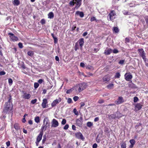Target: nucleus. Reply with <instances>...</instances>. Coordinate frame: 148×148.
<instances>
[{
	"label": "nucleus",
	"instance_id": "obj_33",
	"mask_svg": "<svg viewBox=\"0 0 148 148\" xmlns=\"http://www.w3.org/2000/svg\"><path fill=\"white\" fill-rule=\"evenodd\" d=\"M130 143L132 145H134L135 144V140L134 139H131L130 140Z\"/></svg>",
	"mask_w": 148,
	"mask_h": 148
},
{
	"label": "nucleus",
	"instance_id": "obj_42",
	"mask_svg": "<svg viewBox=\"0 0 148 148\" xmlns=\"http://www.w3.org/2000/svg\"><path fill=\"white\" fill-rule=\"evenodd\" d=\"M79 99V97L77 96H75L73 98V99L75 101H77Z\"/></svg>",
	"mask_w": 148,
	"mask_h": 148
},
{
	"label": "nucleus",
	"instance_id": "obj_20",
	"mask_svg": "<svg viewBox=\"0 0 148 148\" xmlns=\"http://www.w3.org/2000/svg\"><path fill=\"white\" fill-rule=\"evenodd\" d=\"M75 14L77 15H79L80 16L81 18L83 17L84 15L83 12H82L77 11L76 12Z\"/></svg>",
	"mask_w": 148,
	"mask_h": 148
},
{
	"label": "nucleus",
	"instance_id": "obj_56",
	"mask_svg": "<svg viewBox=\"0 0 148 148\" xmlns=\"http://www.w3.org/2000/svg\"><path fill=\"white\" fill-rule=\"evenodd\" d=\"M145 62V64L146 66L148 67V60L147 61L146 58V60L144 61Z\"/></svg>",
	"mask_w": 148,
	"mask_h": 148
},
{
	"label": "nucleus",
	"instance_id": "obj_45",
	"mask_svg": "<svg viewBox=\"0 0 148 148\" xmlns=\"http://www.w3.org/2000/svg\"><path fill=\"white\" fill-rule=\"evenodd\" d=\"M122 148H126V144L125 143H123L121 145Z\"/></svg>",
	"mask_w": 148,
	"mask_h": 148
},
{
	"label": "nucleus",
	"instance_id": "obj_60",
	"mask_svg": "<svg viewBox=\"0 0 148 148\" xmlns=\"http://www.w3.org/2000/svg\"><path fill=\"white\" fill-rule=\"evenodd\" d=\"M99 120V118L98 117H96L94 120V121L95 122L98 121Z\"/></svg>",
	"mask_w": 148,
	"mask_h": 148
},
{
	"label": "nucleus",
	"instance_id": "obj_41",
	"mask_svg": "<svg viewBox=\"0 0 148 148\" xmlns=\"http://www.w3.org/2000/svg\"><path fill=\"white\" fill-rule=\"evenodd\" d=\"M130 40L129 38H125V43H128L130 42Z\"/></svg>",
	"mask_w": 148,
	"mask_h": 148
},
{
	"label": "nucleus",
	"instance_id": "obj_18",
	"mask_svg": "<svg viewBox=\"0 0 148 148\" xmlns=\"http://www.w3.org/2000/svg\"><path fill=\"white\" fill-rule=\"evenodd\" d=\"M49 120L47 117H46L44 119L43 121V123L45 124V125L49 126Z\"/></svg>",
	"mask_w": 148,
	"mask_h": 148
},
{
	"label": "nucleus",
	"instance_id": "obj_25",
	"mask_svg": "<svg viewBox=\"0 0 148 148\" xmlns=\"http://www.w3.org/2000/svg\"><path fill=\"white\" fill-rule=\"evenodd\" d=\"M93 125V123L91 122H88L86 123L87 126L89 127H90Z\"/></svg>",
	"mask_w": 148,
	"mask_h": 148
},
{
	"label": "nucleus",
	"instance_id": "obj_57",
	"mask_svg": "<svg viewBox=\"0 0 148 148\" xmlns=\"http://www.w3.org/2000/svg\"><path fill=\"white\" fill-rule=\"evenodd\" d=\"M103 102H104V101L103 99H102L99 100L98 101V103H103Z\"/></svg>",
	"mask_w": 148,
	"mask_h": 148
},
{
	"label": "nucleus",
	"instance_id": "obj_22",
	"mask_svg": "<svg viewBox=\"0 0 148 148\" xmlns=\"http://www.w3.org/2000/svg\"><path fill=\"white\" fill-rule=\"evenodd\" d=\"M48 18L50 19L53 18L54 17V14L53 12H50L48 14Z\"/></svg>",
	"mask_w": 148,
	"mask_h": 148
},
{
	"label": "nucleus",
	"instance_id": "obj_12",
	"mask_svg": "<svg viewBox=\"0 0 148 148\" xmlns=\"http://www.w3.org/2000/svg\"><path fill=\"white\" fill-rule=\"evenodd\" d=\"M124 76L125 79L128 81H130L132 77V75L131 74H128L127 73L125 74Z\"/></svg>",
	"mask_w": 148,
	"mask_h": 148
},
{
	"label": "nucleus",
	"instance_id": "obj_21",
	"mask_svg": "<svg viewBox=\"0 0 148 148\" xmlns=\"http://www.w3.org/2000/svg\"><path fill=\"white\" fill-rule=\"evenodd\" d=\"M23 97L25 99H29L31 97V95L30 94H27L26 93L24 94L23 96Z\"/></svg>",
	"mask_w": 148,
	"mask_h": 148
},
{
	"label": "nucleus",
	"instance_id": "obj_52",
	"mask_svg": "<svg viewBox=\"0 0 148 148\" xmlns=\"http://www.w3.org/2000/svg\"><path fill=\"white\" fill-rule=\"evenodd\" d=\"M72 102V99L71 98H69L67 99V102L69 103H71Z\"/></svg>",
	"mask_w": 148,
	"mask_h": 148
},
{
	"label": "nucleus",
	"instance_id": "obj_59",
	"mask_svg": "<svg viewBox=\"0 0 148 148\" xmlns=\"http://www.w3.org/2000/svg\"><path fill=\"white\" fill-rule=\"evenodd\" d=\"M97 144L96 143H94L92 146V147L93 148H97Z\"/></svg>",
	"mask_w": 148,
	"mask_h": 148
},
{
	"label": "nucleus",
	"instance_id": "obj_2",
	"mask_svg": "<svg viewBox=\"0 0 148 148\" xmlns=\"http://www.w3.org/2000/svg\"><path fill=\"white\" fill-rule=\"evenodd\" d=\"M82 0H73L71 1L69 3V5L72 6L74 5L75 4V8L77 9L82 4Z\"/></svg>",
	"mask_w": 148,
	"mask_h": 148
},
{
	"label": "nucleus",
	"instance_id": "obj_5",
	"mask_svg": "<svg viewBox=\"0 0 148 148\" xmlns=\"http://www.w3.org/2000/svg\"><path fill=\"white\" fill-rule=\"evenodd\" d=\"M8 35L9 36L10 38L13 41H17L18 40V38L17 37L15 36L12 33H8Z\"/></svg>",
	"mask_w": 148,
	"mask_h": 148
},
{
	"label": "nucleus",
	"instance_id": "obj_46",
	"mask_svg": "<svg viewBox=\"0 0 148 148\" xmlns=\"http://www.w3.org/2000/svg\"><path fill=\"white\" fill-rule=\"evenodd\" d=\"M18 45L20 48H22L23 47V44L21 42H20L18 44Z\"/></svg>",
	"mask_w": 148,
	"mask_h": 148
},
{
	"label": "nucleus",
	"instance_id": "obj_51",
	"mask_svg": "<svg viewBox=\"0 0 148 148\" xmlns=\"http://www.w3.org/2000/svg\"><path fill=\"white\" fill-rule=\"evenodd\" d=\"M44 82V80L42 79H39L38 81V82L40 84H42Z\"/></svg>",
	"mask_w": 148,
	"mask_h": 148
},
{
	"label": "nucleus",
	"instance_id": "obj_37",
	"mask_svg": "<svg viewBox=\"0 0 148 148\" xmlns=\"http://www.w3.org/2000/svg\"><path fill=\"white\" fill-rule=\"evenodd\" d=\"M73 112L76 115H78V112L77 111V110L76 108H74L73 109Z\"/></svg>",
	"mask_w": 148,
	"mask_h": 148
},
{
	"label": "nucleus",
	"instance_id": "obj_62",
	"mask_svg": "<svg viewBox=\"0 0 148 148\" xmlns=\"http://www.w3.org/2000/svg\"><path fill=\"white\" fill-rule=\"evenodd\" d=\"M7 146L8 147H9L10 145V142L9 141H8L6 143Z\"/></svg>",
	"mask_w": 148,
	"mask_h": 148
},
{
	"label": "nucleus",
	"instance_id": "obj_35",
	"mask_svg": "<svg viewBox=\"0 0 148 148\" xmlns=\"http://www.w3.org/2000/svg\"><path fill=\"white\" fill-rule=\"evenodd\" d=\"M123 13L124 15H129L130 14V12H128L127 11L124 10L123 11Z\"/></svg>",
	"mask_w": 148,
	"mask_h": 148
},
{
	"label": "nucleus",
	"instance_id": "obj_34",
	"mask_svg": "<svg viewBox=\"0 0 148 148\" xmlns=\"http://www.w3.org/2000/svg\"><path fill=\"white\" fill-rule=\"evenodd\" d=\"M120 73L118 72L116 73V75L115 76V77L116 78H119L120 77Z\"/></svg>",
	"mask_w": 148,
	"mask_h": 148
},
{
	"label": "nucleus",
	"instance_id": "obj_47",
	"mask_svg": "<svg viewBox=\"0 0 148 148\" xmlns=\"http://www.w3.org/2000/svg\"><path fill=\"white\" fill-rule=\"evenodd\" d=\"M113 52L114 53H118L119 51L116 49H114L113 51Z\"/></svg>",
	"mask_w": 148,
	"mask_h": 148
},
{
	"label": "nucleus",
	"instance_id": "obj_17",
	"mask_svg": "<svg viewBox=\"0 0 148 148\" xmlns=\"http://www.w3.org/2000/svg\"><path fill=\"white\" fill-rule=\"evenodd\" d=\"M123 102V98L121 97H119L118 100L116 101V104H118L122 103Z\"/></svg>",
	"mask_w": 148,
	"mask_h": 148
},
{
	"label": "nucleus",
	"instance_id": "obj_26",
	"mask_svg": "<svg viewBox=\"0 0 148 148\" xmlns=\"http://www.w3.org/2000/svg\"><path fill=\"white\" fill-rule=\"evenodd\" d=\"M113 30L115 33H118L119 32V30L118 27H114Z\"/></svg>",
	"mask_w": 148,
	"mask_h": 148
},
{
	"label": "nucleus",
	"instance_id": "obj_14",
	"mask_svg": "<svg viewBox=\"0 0 148 148\" xmlns=\"http://www.w3.org/2000/svg\"><path fill=\"white\" fill-rule=\"evenodd\" d=\"M6 106L5 107V110L8 111L11 110V106L10 105V101H8L6 102Z\"/></svg>",
	"mask_w": 148,
	"mask_h": 148
},
{
	"label": "nucleus",
	"instance_id": "obj_9",
	"mask_svg": "<svg viewBox=\"0 0 148 148\" xmlns=\"http://www.w3.org/2000/svg\"><path fill=\"white\" fill-rule=\"evenodd\" d=\"M143 106V104L142 103H137L135 106V110L137 111L140 110L142 108Z\"/></svg>",
	"mask_w": 148,
	"mask_h": 148
},
{
	"label": "nucleus",
	"instance_id": "obj_38",
	"mask_svg": "<svg viewBox=\"0 0 148 148\" xmlns=\"http://www.w3.org/2000/svg\"><path fill=\"white\" fill-rule=\"evenodd\" d=\"M43 139L42 140V143L43 144H44L45 143V141L46 140V136L45 135H44L43 137Z\"/></svg>",
	"mask_w": 148,
	"mask_h": 148
},
{
	"label": "nucleus",
	"instance_id": "obj_39",
	"mask_svg": "<svg viewBox=\"0 0 148 148\" xmlns=\"http://www.w3.org/2000/svg\"><path fill=\"white\" fill-rule=\"evenodd\" d=\"M12 80L11 78H9L8 79V83L9 84L11 85L12 84Z\"/></svg>",
	"mask_w": 148,
	"mask_h": 148
},
{
	"label": "nucleus",
	"instance_id": "obj_6",
	"mask_svg": "<svg viewBox=\"0 0 148 148\" xmlns=\"http://www.w3.org/2000/svg\"><path fill=\"white\" fill-rule=\"evenodd\" d=\"M61 99L59 98L58 99H56L53 101L52 103L51 104V106L52 107L55 106L56 104H58L61 101Z\"/></svg>",
	"mask_w": 148,
	"mask_h": 148
},
{
	"label": "nucleus",
	"instance_id": "obj_3",
	"mask_svg": "<svg viewBox=\"0 0 148 148\" xmlns=\"http://www.w3.org/2000/svg\"><path fill=\"white\" fill-rule=\"evenodd\" d=\"M116 14L114 10H112L107 16V19L108 20L113 21L114 19L116 17Z\"/></svg>",
	"mask_w": 148,
	"mask_h": 148
},
{
	"label": "nucleus",
	"instance_id": "obj_7",
	"mask_svg": "<svg viewBox=\"0 0 148 148\" xmlns=\"http://www.w3.org/2000/svg\"><path fill=\"white\" fill-rule=\"evenodd\" d=\"M83 118L82 117H80L79 119H77L76 120V125L79 127H81L82 125V120Z\"/></svg>",
	"mask_w": 148,
	"mask_h": 148
},
{
	"label": "nucleus",
	"instance_id": "obj_64",
	"mask_svg": "<svg viewBox=\"0 0 148 148\" xmlns=\"http://www.w3.org/2000/svg\"><path fill=\"white\" fill-rule=\"evenodd\" d=\"M80 66L82 67H84L85 66L83 62H81L80 64Z\"/></svg>",
	"mask_w": 148,
	"mask_h": 148
},
{
	"label": "nucleus",
	"instance_id": "obj_1",
	"mask_svg": "<svg viewBox=\"0 0 148 148\" xmlns=\"http://www.w3.org/2000/svg\"><path fill=\"white\" fill-rule=\"evenodd\" d=\"M87 84L85 83H81L76 85L75 87L76 90L80 92L86 88Z\"/></svg>",
	"mask_w": 148,
	"mask_h": 148
},
{
	"label": "nucleus",
	"instance_id": "obj_32",
	"mask_svg": "<svg viewBox=\"0 0 148 148\" xmlns=\"http://www.w3.org/2000/svg\"><path fill=\"white\" fill-rule=\"evenodd\" d=\"M39 86V84L38 83L35 82L34 83V87L35 89L37 88Z\"/></svg>",
	"mask_w": 148,
	"mask_h": 148
},
{
	"label": "nucleus",
	"instance_id": "obj_53",
	"mask_svg": "<svg viewBox=\"0 0 148 148\" xmlns=\"http://www.w3.org/2000/svg\"><path fill=\"white\" fill-rule=\"evenodd\" d=\"M6 74V73L4 71H1L0 72V75H5Z\"/></svg>",
	"mask_w": 148,
	"mask_h": 148
},
{
	"label": "nucleus",
	"instance_id": "obj_54",
	"mask_svg": "<svg viewBox=\"0 0 148 148\" xmlns=\"http://www.w3.org/2000/svg\"><path fill=\"white\" fill-rule=\"evenodd\" d=\"M124 62L125 60H120L119 62V63L122 64L124 63Z\"/></svg>",
	"mask_w": 148,
	"mask_h": 148
},
{
	"label": "nucleus",
	"instance_id": "obj_55",
	"mask_svg": "<svg viewBox=\"0 0 148 148\" xmlns=\"http://www.w3.org/2000/svg\"><path fill=\"white\" fill-rule=\"evenodd\" d=\"M69 127V125L68 124L66 125L64 127V130H67Z\"/></svg>",
	"mask_w": 148,
	"mask_h": 148
},
{
	"label": "nucleus",
	"instance_id": "obj_63",
	"mask_svg": "<svg viewBox=\"0 0 148 148\" xmlns=\"http://www.w3.org/2000/svg\"><path fill=\"white\" fill-rule=\"evenodd\" d=\"M72 129L74 130H76V127L74 125H73L72 126Z\"/></svg>",
	"mask_w": 148,
	"mask_h": 148
},
{
	"label": "nucleus",
	"instance_id": "obj_28",
	"mask_svg": "<svg viewBox=\"0 0 148 148\" xmlns=\"http://www.w3.org/2000/svg\"><path fill=\"white\" fill-rule=\"evenodd\" d=\"M34 120L35 122L37 123H38L40 122V118L38 116H36L35 117Z\"/></svg>",
	"mask_w": 148,
	"mask_h": 148
},
{
	"label": "nucleus",
	"instance_id": "obj_4",
	"mask_svg": "<svg viewBox=\"0 0 148 148\" xmlns=\"http://www.w3.org/2000/svg\"><path fill=\"white\" fill-rule=\"evenodd\" d=\"M139 54L140 56H141L144 61L146 60V53L143 49H139L138 50Z\"/></svg>",
	"mask_w": 148,
	"mask_h": 148
},
{
	"label": "nucleus",
	"instance_id": "obj_27",
	"mask_svg": "<svg viewBox=\"0 0 148 148\" xmlns=\"http://www.w3.org/2000/svg\"><path fill=\"white\" fill-rule=\"evenodd\" d=\"M13 3L14 5H18L19 4V1L18 0H14Z\"/></svg>",
	"mask_w": 148,
	"mask_h": 148
},
{
	"label": "nucleus",
	"instance_id": "obj_50",
	"mask_svg": "<svg viewBox=\"0 0 148 148\" xmlns=\"http://www.w3.org/2000/svg\"><path fill=\"white\" fill-rule=\"evenodd\" d=\"M86 68L87 69H93V68L92 66H86Z\"/></svg>",
	"mask_w": 148,
	"mask_h": 148
},
{
	"label": "nucleus",
	"instance_id": "obj_40",
	"mask_svg": "<svg viewBox=\"0 0 148 148\" xmlns=\"http://www.w3.org/2000/svg\"><path fill=\"white\" fill-rule=\"evenodd\" d=\"M73 89L72 88L69 89L67 91L66 93L67 94H70L73 91Z\"/></svg>",
	"mask_w": 148,
	"mask_h": 148
},
{
	"label": "nucleus",
	"instance_id": "obj_36",
	"mask_svg": "<svg viewBox=\"0 0 148 148\" xmlns=\"http://www.w3.org/2000/svg\"><path fill=\"white\" fill-rule=\"evenodd\" d=\"M40 23L42 25H44L45 23V21L44 19H42L41 20Z\"/></svg>",
	"mask_w": 148,
	"mask_h": 148
},
{
	"label": "nucleus",
	"instance_id": "obj_23",
	"mask_svg": "<svg viewBox=\"0 0 148 148\" xmlns=\"http://www.w3.org/2000/svg\"><path fill=\"white\" fill-rule=\"evenodd\" d=\"M116 118H119L123 116V114L120 113L119 112H117L116 114Z\"/></svg>",
	"mask_w": 148,
	"mask_h": 148
},
{
	"label": "nucleus",
	"instance_id": "obj_13",
	"mask_svg": "<svg viewBox=\"0 0 148 148\" xmlns=\"http://www.w3.org/2000/svg\"><path fill=\"white\" fill-rule=\"evenodd\" d=\"M76 137L79 139H80L83 140L84 139L83 135L80 132H78L76 134Z\"/></svg>",
	"mask_w": 148,
	"mask_h": 148
},
{
	"label": "nucleus",
	"instance_id": "obj_48",
	"mask_svg": "<svg viewBox=\"0 0 148 148\" xmlns=\"http://www.w3.org/2000/svg\"><path fill=\"white\" fill-rule=\"evenodd\" d=\"M138 99L137 97H134V102H136L138 101Z\"/></svg>",
	"mask_w": 148,
	"mask_h": 148
},
{
	"label": "nucleus",
	"instance_id": "obj_15",
	"mask_svg": "<svg viewBox=\"0 0 148 148\" xmlns=\"http://www.w3.org/2000/svg\"><path fill=\"white\" fill-rule=\"evenodd\" d=\"M112 51V50L111 49L106 48L105 50L104 53L106 55L110 54Z\"/></svg>",
	"mask_w": 148,
	"mask_h": 148
},
{
	"label": "nucleus",
	"instance_id": "obj_44",
	"mask_svg": "<svg viewBox=\"0 0 148 148\" xmlns=\"http://www.w3.org/2000/svg\"><path fill=\"white\" fill-rule=\"evenodd\" d=\"M97 21L96 20V19L95 18V17H92L90 19V21L92 22L93 21Z\"/></svg>",
	"mask_w": 148,
	"mask_h": 148
},
{
	"label": "nucleus",
	"instance_id": "obj_31",
	"mask_svg": "<svg viewBox=\"0 0 148 148\" xmlns=\"http://www.w3.org/2000/svg\"><path fill=\"white\" fill-rule=\"evenodd\" d=\"M28 55L31 56H32L34 55V52L32 51H30L27 52Z\"/></svg>",
	"mask_w": 148,
	"mask_h": 148
},
{
	"label": "nucleus",
	"instance_id": "obj_24",
	"mask_svg": "<svg viewBox=\"0 0 148 148\" xmlns=\"http://www.w3.org/2000/svg\"><path fill=\"white\" fill-rule=\"evenodd\" d=\"M14 127L16 130H18L20 128L19 124L17 123H16L14 125Z\"/></svg>",
	"mask_w": 148,
	"mask_h": 148
},
{
	"label": "nucleus",
	"instance_id": "obj_49",
	"mask_svg": "<svg viewBox=\"0 0 148 148\" xmlns=\"http://www.w3.org/2000/svg\"><path fill=\"white\" fill-rule=\"evenodd\" d=\"M66 123V120L65 119H63L61 123L62 124L64 125Z\"/></svg>",
	"mask_w": 148,
	"mask_h": 148
},
{
	"label": "nucleus",
	"instance_id": "obj_11",
	"mask_svg": "<svg viewBox=\"0 0 148 148\" xmlns=\"http://www.w3.org/2000/svg\"><path fill=\"white\" fill-rule=\"evenodd\" d=\"M77 42H78V44H79L80 46V48L81 49L84 45V39L83 38H81Z\"/></svg>",
	"mask_w": 148,
	"mask_h": 148
},
{
	"label": "nucleus",
	"instance_id": "obj_19",
	"mask_svg": "<svg viewBox=\"0 0 148 148\" xmlns=\"http://www.w3.org/2000/svg\"><path fill=\"white\" fill-rule=\"evenodd\" d=\"M108 116L109 118L111 120L116 118V114H115L111 115L108 114Z\"/></svg>",
	"mask_w": 148,
	"mask_h": 148
},
{
	"label": "nucleus",
	"instance_id": "obj_16",
	"mask_svg": "<svg viewBox=\"0 0 148 148\" xmlns=\"http://www.w3.org/2000/svg\"><path fill=\"white\" fill-rule=\"evenodd\" d=\"M43 134V133H42V132H40L39 134L37 137L36 140L40 141L42 138Z\"/></svg>",
	"mask_w": 148,
	"mask_h": 148
},
{
	"label": "nucleus",
	"instance_id": "obj_30",
	"mask_svg": "<svg viewBox=\"0 0 148 148\" xmlns=\"http://www.w3.org/2000/svg\"><path fill=\"white\" fill-rule=\"evenodd\" d=\"M114 84H110L107 86V87L108 89H111L113 88Z\"/></svg>",
	"mask_w": 148,
	"mask_h": 148
},
{
	"label": "nucleus",
	"instance_id": "obj_8",
	"mask_svg": "<svg viewBox=\"0 0 148 148\" xmlns=\"http://www.w3.org/2000/svg\"><path fill=\"white\" fill-rule=\"evenodd\" d=\"M51 127H56L59 125V123L58 121L56 119H53L51 121Z\"/></svg>",
	"mask_w": 148,
	"mask_h": 148
},
{
	"label": "nucleus",
	"instance_id": "obj_29",
	"mask_svg": "<svg viewBox=\"0 0 148 148\" xmlns=\"http://www.w3.org/2000/svg\"><path fill=\"white\" fill-rule=\"evenodd\" d=\"M103 79L104 82L107 81L109 80L108 77L107 76H106L104 77L103 78Z\"/></svg>",
	"mask_w": 148,
	"mask_h": 148
},
{
	"label": "nucleus",
	"instance_id": "obj_58",
	"mask_svg": "<svg viewBox=\"0 0 148 148\" xmlns=\"http://www.w3.org/2000/svg\"><path fill=\"white\" fill-rule=\"evenodd\" d=\"M42 126H43V127H44V128L45 129V131L46 130L47 128V127L48 126L46 125H45V124H44L43 123Z\"/></svg>",
	"mask_w": 148,
	"mask_h": 148
},
{
	"label": "nucleus",
	"instance_id": "obj_10",
	"mask_svg": "<svg viewBox=\"0 0 148 148\" xmlns=\"http://www.w3.org/2000/svg\"><path fill=\"white\" fill-rule=\"evenodd\" d=\"M48 103L47 100L46 99H44L42 100V102L41 104V106L43 108H46V105Z\"/></svg>",
	"mask_w": 148,
	"mask_h": 148
},
{
	"label": "nucleus",
	"instance_id": "obj_43",
	"mask_svg": "<svg viewBox=\"0 0 148 148\" xmlns=\"http://www.w3.org/2000/svg\"><path fill=\"white\" fill-rule=\"evenodd\" d=\"M37 101L36 99H35L34 100L31 101V103L32 104H34Z\"/></svg>",
	"mask_w": 148,
	"mask_h": 148
},
{
	"label": "nucleus",
	"instance_id": "obj_61",
	"mask_svg": "<svg viewBox=\"0 0 148 148\" xmlns=\"http://www.w3.org/2000/svg\"><path fill=\"white\" fill-rule=\"evenodd\" d=\"M79 45L78 42H76L75 44V47L77 48H79Z\"/></svg>",
	"mask_w": 148,
	"mask_h": 148
}]
</instances>
